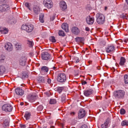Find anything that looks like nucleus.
Here are the masks:
<instances>
[{
    "label": "nucleus",
    "instance_id": "nucleus-15",
    "mask_svg": "<svg viewBox=\"0 0 128 128\" xmlns=\"http://www.w3.org/2000/svg\"><path fill=\"white\" fill-rule=\"evenodd\" d=\"M26 58L25 56H22L19 60V64L22 66H24L25 65Z\"/></svg>",
    "mask_w": 128,
    "mask_h": 128
},
{
    "label": "nucleus",
    "instance_id": "nucleus-59",
    "mask_svg": "<svg viewBox=\"0 0 128 128\" xmlns=\"http://www.w3.org/2000/svg\"><path fill=\"white\" fill-rule=\"evenodd\" d=\"M39 81H44V80H38Z\"/></svg>",
    "mask_w": 128,
    "mask_h": 128
},
{
    "label": "nucleus",
    "instance_id": "nucleus-24",
    "mask_svg": "<svg viewBox=\"0 0 128 128\" xmlns=\"http://www.w3.org/2000/svg\"><path fill=\"white\" fill-rule=\"evenodd\" d=\"M6 70V69L4 66H0V75L4 74Z\"/></svg>",
    "mask_w": 128,
    "mask_h": 128
},
{
    "label": "nucleus",
    "instance_id": "nucleus-7",
    "mask_svg": "<svg viewBox=\"0 0 128 128\" xmlns=\"http://www.w3.org/2000/svg\"><path fill=\"white\" fill-rule=\"evenodd\" d=\"M86 114V112L85 110L82 109H80L78 113L79 118L81 119L84 117L85 116Z\"/></svg>",
    "mask_w": 128,
    "mask_h": 128
},
{
    "label": "nucleus",
    "instance_id": "nucleus-52",
    "mask_svg": "<svg viewBox=\"0 0 128 128\" xmlns=\"http://www.w3.org/2000/svg\"><path fill=\"white\" fill-rule=\"evenodd\" d=\"M126 2L127 4H128V0H126Z\"/></svg>",
    "mask_w": 128,
    "mask_h": 128
},
{
    "label": "nucleus",
    "instance_id": "nucleus-39",
    "mask_svg": "<svg viewBox=\"0 0 128 128\" xmlns=\"http://www.w3.org/2000/svg\"><path fill=\"white\" fill-rule=\"evenodd\" d=\"M125 110L123 109H122L120 110V113L122 114H124L125 113Z\"/></svg>",
    "mask_w": 128,
    "mask_h": 128
},
{
    "label": "nucleus",
    "instance_id": "nucleus-48",
    "mask_svg": "<svg viewBox=\"0 0 128 128\" xmlns=\"http://www.w3.org/2000/svg\"><path fill=\"white\" fill-rule=\"evenodd\" d=\"M75 112H71L70 113L72 115H74L75 114Z\"/></svg>",
    "mask_w": 128,
    "mask_h": 128
},
{
    "label": "nucleus",
    "instance_id": "nucleus-12",
    "mask_svg": "<svg viewBox=\"0 0 128 128\" xmlns=\"http://www.w3.org/2000/svg\"><path fill=\"white\" fill-rule=\"evenodd\" d=\"M106 51L107 52H113L115 50V47L113 46H109L106 47Z\"/></svg>",
    "mask_w": 128,
    "mask_h": 128
},
{
    "label": "nucleus",
    "instance_id": "nucleus-53",
    "mask_svg": "<svg viewBox=\"0 0 128 128\" xmlns=\"http://www.w3.org/2000/svg\"><path fill=\"white\" fill-rule=\"evenodd\" d=\"M74 67L75 68H78V67L77 66H74Z\"/></svg>",
    "mask_w": 128,
    "mask_h": 128
},
{
    "label": "nucleus",
    "instance_id": "nucleus-47",
    "mask_svg": "<svg viewBox=\"0 0 128 128\" xmlns=\"http://www.w3.org/2000/svg\"><path fill=\"white\" fill-rule=\"evenodd\" d=\"M79 70L78 69L77 70H75V71H76V74H78V72Z\"/></svg>",
    "mask_w": 128,
    "mask_h": 128
},
{
    "label": "nucleus",
    "instance_id": "nucleus-23",
    "mask_svg": "<svg viewBox=\"0 0 128 128\" xmlns=\"http://www.w3.org/2000/svg\"><path fill=\"white\" fill-rule=\"evenodd\" d=\"M126 60L124 57H122L121 58L119 64L120 65L122 66L124 65L126 62Z\"/></svg>",
    "mask_w": 128,
    "mask_h": 128
},
{
    "label": "nucleus",
    "instance_id": "nucleus-8",
    "mask_svg": "<svg viewBox=\"0 0 128 128\" xmlns=\"http://www.w3.org/2000/svg\"><path fill=\"white\" fill-rule=\"evenodd\" d=\"M41 56L42 59L44 60H48L50 58V55L47 52L42 53Z\"/></svg>",
    "mask_w": 128,
    "mask_h": 128
},
{
    "label": "nucleus",
    "instance_id": "nucleus-36",
    "mask_svg": "<svg viewBox=\"0 0 128 128\" xmlns=\"http://www.w3.org/2000/svg\"><path fill=\"white\" fill-rule=\"evenodd\" d=\"M5 57L3 55H1L0 56V62H2L4 61Z\"/></svg>",
    "mask_w": 128,
    "mask_h": 128
},
{
    "label": "nucleus",
    "instance_id": "nucleus-35",
    "mask_svg": "<svg viewBox=\"0 0 128 128\" xmlns=\"http://www.w3.org/2000/svg\"><path fill=\"white\" fill-rule=\"evenodd\" d=\"M50 40L52 42H56V40L55 39L54 37V36H51L50 38Z\"/></svg>",
    "mask_w": 128,
    "mask_h": 128
},
{
    "label": "nucleus",
    "instance_id": "nucleus-50",
    "mask_svg": "<svg viewBox=\"0 0 128 128\" xmlns=\"http://www.w3.org/2000/svg\"><path fill=\"white\" fill-rule=\"evenodd\" d=\"M53 69L54 70H55V69L56 68L55 67H53Z\"/></svg>",
    "mask_w": 128,
    "mask_h": 128
},
{
    "label": "nucleus",
    "instance_id": "nucleus-31",
    "mask_svg": "<svg viewBox=\"0 0 128 128\" xmlns=\"http://www.w3.org/2000/svg\"><path fill=\"white\" fill-rule=\"evenodd\" d=\"M76 39V41L78 42H82L84 40V38H77Z\"/></svg>",
    "mask_w": 128,
    "mask_h": 128
},
{
    "label": "nucleus",
    "instance_id": "nucleus-17",
    "mask_svg": "<svg viewBox=\"0 0 128 128\" xmlns=\"http://www.w3.org/2000/svg\"><path fill=\"white\" fill-rule=\"evenodd\" d=\"M48 67L45 66H43L41 68L40 72L42 74H44L48 72Z\"/></svg>",
    "mask_w": 128,
    "mask_h": 128
},
{
    "label": "nucleus",
    "instance_id": "nucleus-60",
    "mask_svg": "<svg viewBox=\"0 0 128 128\" xmlns=\"http://www.w3.org/2000/svg\"><path fill=\"white\" fill-rule=\"evenodd\" d=\"M48 80H50V79H48Z\"/></svg>",
    "mask_w": 128,
    "mask_h": 128
},
{
    "label": "nucleus",
    "instance_id": "nucleus-45",
    "mask_svg": "<svg viewBox=\"0 0 128 128\" xmlns=\"http://www.w3.org/2000/svg\"><path fill=\"white\" fill-rule=\"evenodd\" d=\"M51 80H47V82L48 84H50L51 83Z\"/></svg>",
    "mask_w": 128,
    "mask_h": 128
},
{
    "label": "nucleus",
    "instance_id": "nucleus-18",
    "mask_svg": "<svg viewBox=\"0 0 128 128\" xmlns=\"http://www.w3.org/2000/svg\"><path fill=\"white\" fill-rule=\"evenodd\" d=\"M66 76L64 73L60 74H58L57 77V80H65Z\"/></svg>",
    "mask_w": 128,
    "mask_h": 128
},
{
    "label": "nucleus",
    "instance_id": "nucleus-9",
    "mask_svg": "<svg viewBox=\"0 0 128 128\" xmlns=\"http://www.w3.org/2000/svg\"><path fill=\"white\" fill-rule=\"evenodd\" d=\"M87 23L89 24H92L94 22V18L93 17H91L90 16H87L86 18Z\"/></svg>",
    "mask_w": 128,
    "mask_h": 128
},
{
    "label": "nucleus",
    "instance_id": "nucleus-34",
    "mask_svg": "<svg viewBox=\"0 0 128 128\" xmlns=\"http://www.w3.org/2000/svg\"><path fill=\"white\" fill-rule=\"evenodd\" d=\"M58 34L59 36H65V34L64 32L62 30L59 31Z\"/></svg>",
    "mask_w": 128,
    "mask_h": 128
},
{
    "label": "nucleus",
    "instance_id": "nucleus-41",
    "mask_svg": "<svg viewBox=\"0 0 128 128\" xmlns=\"http://www.w3.org/2000/svg\"><path fill=\"white\" fill-rule=\"evenodd\" d=\"M20 127L21 128H25L26 126L25 125L20 124Z\"/></svg>",
    "mask_w": 128,
    "mask_h": 128
},
{
    "label": "nucleus",
    "instance_id": "nucleus-55",
    "mask_svg": "<svg viewBox=\"0 0 128 128\" xmlns=\"http://www.w3.org/2000/svg\"><path fill=\"white\" fill-rule=\"evenodd\" d=\"M124 42H127L126 41V40H124Z\"/></svg>",
    "mask_w": 128,
    "mask_h": 128
},
{
    "label": "nucleus",
    "instance_id": "nucleus-16",
    "mask_svg": "<svg viewBox=\"0 0 128 128\" xmlns=\"http://www.w3.org/2000/svg\"><path fill=\"white\" fill-rule=\"evenodd\" d=\"M72 32L75 34H78L80 33V30L76 27L74 26L72 27L71 29Z\"/></svg>",
    "mask_w": 128,
    "mask_h": 128
},
{
    "label": "nucleus",
    "instance_id": "nucleus-28",
    "mask_svg": "<svg viewBox=\"0 0 128 128\" xmlns=\"http://www.w3.org/2000/svg\"><path fill=\"white\" fill-rule=\"evenodd\" d=\"M27 44L30 47H32L33 45V42L32 41L28 40L27 42Z\"/></svg>",
    "mask_w": 128,
    "mask_h": 128
},
{
    "label": "nucleus",
    "instance_id": "nucleus-10",
    "mask_svg": "<svg viewBox=\"0 0 128 128\" xmlns=\"http://www.w3.org/2000/svg\"><path fill=\"white\" fill-rule=\"evenodd\" d=\"M60 9L62 11H65L67 8V6L66 2L63 1H61L60 4Z\"/></svg>",
    "mask_w": 128,
    "mask_h": 128
},
{
    "label": "nucleus",
    "instance_id": "nucleus-61",
    "mask_svg": "<svg viewBox=\"0 0 128 128\" xmlns=\"http://www.w3.org/2000/svg\"><path fill=\"white\" fill-rule=\"evenodd\" d=\"M38 128H40V127H38Z\"/></svg>",
    "mask_w": 128,
    "mask_h": 128
},
{
    "label": "nucleus",
    "instance_id": "nucleus-46",
    "mask_svg": "<svg viewBox=\"0 0 128 128\" xmlns=\"http://www.w3.org/2000/svg\"><path fill=\"white\" fill-rule=\"evenodd\" d=\"M124 82L126 84L128 83V80H124Z\"/></svg>",
    "mask_w": 128,
    "mask_h": 128
},
{
    "label": "nucleus",
    "instance_id": "nucleus-43",
    "mask_svg": "<svg viewBox=\"0 0 128 128\" xmlns=\"http://www.w3.org/2000/svg\"><path fill=\"white\" fill-rule=\"evenodd\" d=\"M85 30L86 31H90V29L88 27H86L85 28Z\"/></svg>",
    "mask_w": 128,
    "mask_h": 128
},
{
    "label": "nucleus",
    "instance_id": "nucleus-51",
    "mask_svg": "<svg viewBox=\"0 0 128 128\" xmlns=\"http://www.w3.org/2000/svg\"><path fill=\"white\" fill-rule=\"evenodd\" d=\"M79 62V60L78 59H77V60L76 61V62L77 63L78 62Z\"/></svg>",
    "mask_w": 128,
    "mask_h": 128
},
{
    "label": "nucleus",
    "instance_id": "nucleus-2",
    "mask_svg": "<svg viewBox=\"0 0 128 128\" xmlns=\"http://www.w3.org/2000/svg\"><path fill=\"white\" fill-rule=\"evenodd\" d=\"M34 29L33 26L31 24H23L21 27L22 30L30 32H31Z\"/></svg>",
    "mask_w": 128,
    "mask_h": 128
},
{
    "label": "nucleus",
    "instance_id": "nucleus-32",
    "mask_svg": "<svg viewBox=\"0 0 128 128\" xmlns=\"http://www.w3.org/2000/svg\"><path fill=\"white\" fill-rule=\"evenodd\" d=\"M56 101L55 99H51L50 101V103L51 104H56Z\"/></svg>",
    "mask_w": 128,
    "mask_h": 128
},
{
    "label": "nucleus",
    "instance_id": "nucleus-42",
    "mask_svg": "<svg viewBox=\"0 0 128 128\" xmlns=\"http://www.w3.org/2000/svg\"><path fill=\"white\" fill-rule=\"evenodd\" d=\"M80 128H88L86 124L82 125Z\"/></svg>",
    "mask_w": 128,
    "mask_h": 128
},
{
    "label": "nucleus",
    "instance_id": "nucleus-22",
    "mask_svg": "<svg viewBox=\"0 0 128 128\" xmlns=\"http://www.w3.org/2000/svg\"><path fill=\"white\" fill-rule=\"evenodd\" d=\"M110 120L109 119H106V122H105L104 124H102L101 125V128H106L108 127V124Z\"/></svg>",
    "mask_w": 128,
    "mask_h": 128
},
{
    "label": "nucleus",
    "instance_id": "nucleus-1",
    "mask_svg": "<svg viewBox=\"0 0 128 128\" xmlns=\"http://www.w3.org/2000/svg\"><path fill=\"white\" fill-rule=\"evenodd\" d=\"M125 94L124 91L122 90L115 91L114 92V96L116 98H122Z\"/></svg>",
    "mask_w": 128,
    "mask_h": 128
},
{
    "label": "nucleus",
    "instance_id": "nucleus-49",
    "mask_svg": "<svg viewBox=\"0 0 128 128\" xmlns=\"http://www.w3.org/2000/svg\"><path fill=\"white\" fill-rule=\"evenodd\" d=\"M65 80H62V81H60V80H59V82L63 83L64 82H65Z\"/></svg>",
    "mask_w": 128,
    "mask_h": 128
},
{
    "label": "nucleus",
    "instance_id": "nucleus-3",
    "mask_svg": "<svg viewBox=\"0 0 128 128\" xmlns=\"http://www.w3.org/2000/svg\"><path fill=\"white\" fill-rule=\"evenodd\" d=\"M96 21L98 24H103L105 21L104 16L102 14L98 13L96 14Z\"/></svg>",
    "mask_w": 128,
    "mask_h": 128
},
{
    "label": "nucleus",
    "instance_id": "nucleus-19",
    "mask_svg": "<svg viewBox=\"0 0 128 128\" xmlns=\"http://www.w3.org/2000/svg\"><path fill=\"white\" fill-rule=\"evenodd\" d=\"M62 28L66 32H68L69 31L68 26V24L66 23H63L62 25Z\"/></svg>",
    "mask_w": 128,
    "mask_h": 128
},
{
    "label": "nucleus",
    "instance_id": "nucleus-30",
    "mask_svg": "<svg viewBox=\"0 0 128 128\" xmlns=\"http://www.w3.org/2000/svg\"><path fill=\"white\" fill-rule=\"evenodd\" d=\"M63 89V87H58L57 88L56 90L59 93H60Z\"/></svg>",
    "mask_w": 128,
    "mask_h": 128
},
{
    "label": "nucleus",
    "instance_id": "nucleus-26",
    "mask_svg": "<svg viewBox=\"0 0 128 128\" xmlns=\"http://www.w3.org/2000/svg\"><path fill=\"white\" fill-rule=\"evenodd\" d=\"M36 97L33 95L31 96L28 98L29 100L31 102H32L34 101L36 99Z\"/></svg>",
    "mask_w": 128,
    "mask_h": 128
},
{
    "label": "nucleus",
    "instance_id": "nucleus-58",
    "mask_svg": "<svg viewBox=\"0 0 128 128\" xmlns=\"http://www.w3.org/2000/svg\"><path fill=\"white\" fill-rule=\"evenodd\" d=\"M106 7L105 8V10H106Z\"/></svg>",
    "mask_w": 128,
    "mask_h": 128
},
{
    "label": "nucleus",
    "instance_id": "nucleus-56",
    "mask_svg": "<svg viewBox=\"0 0 128 128\" xmlns=\"http://www.w3.org/2000/svg\"><path fill=\"white\" fill-rule=\"evenodd\" d=\"M62 126H64V124H62Z\"/></svg>",
    "mask_w": 128,
    "mask_h": 128
},
{
    "label": "nucleus",
    "instance_id": "nucleus-40",
    "mask_svg": "<svg viewBox=\"0 0 128 128\" xmlns=\"http://www.w3.org/2000/svg\"><path fill=\"white\" fill-rule=\"evenodd\" d=\"M124 80H128V75L126 74L124 76Z\"/></svg>",
    "mask_w": 128,
    "mask_h": 128
},
{
    "label": "nucleus",
    "instance_id": "nucleus-37",
    "mask_svg": "<svg viewBox=\"0 0 128 128\" xmlns=\"http://www.w3.org/2000/svg\"><path fill=\"white\" fill-rule=\"evenodd\" d=\"M25 5L30 10H31V9L30 8V4L28 2H26L25 4Z\"/></svg>",
    "mask_w": 128,
    "mask_h": 128
},
{
    "label": "nucleus",
    "instance_id": "nucleus-54",
    "mask_svg": "<svg viewBox=\"0 0 128 128\" xmlns=\"http://www.w3.org/2000/svg\"><path fill=\"white\" fill-rule=\"evenodd\" d=\"M8 122L7 123V126H8Z\"/></svg>",
    "mask_w": 128,
    "mask_h": 128
},
{
    "label": "nucleus",
    "instance_id": "nucleus-11",
    "mask_svg": "<svg viewBox=\"0 0 128 128\" xmlns=\"http://www.w3.org/2000/svg\"><path fill=\"white\" fill-rule=\"evenodd\" d=\"M15 92L17 95L20 96L22 95L24 93L23 90L19 88H17L16 89Z\"/></svg>",
    "mask_w": 128,
    "mask_h": 128
},
{
    "label": "nucleus",
    "instance_id": "nucleus-38",
    "mask_svg": "<svg viewBox=\"0 0 128 128\" xmlns=\"http://www.w3.org/2000/svg\"><path fill=\"white\" fill-rule=\"evenodd\" d=\"M43 109V106L42 105L39 106L37 108L38 110L40 111L42 110Z\"/></svg>",
    "mask_w": 128,
    "mask_h": 128
},
{
    "label": "nucleus",
    "instance_id": "nucleus-4",
    "mask_svg": "<svg viewBox=\"0 0 128 128\" xmlns=\"http://www.w3.org/2000/svg\"><path fill=\"white\" fill-rule=\"evenodd\" d=\"M44 6L50 9L53 6V3L51 0H44L43 2Z\"/></svg>",
    "mask_w": 128,
    "mask_h": 128
},
{
    "label": "nucleus",
    "instance_id": "nucleus-6",
    "mask_svg": "<svg viewBox=\"0 0 128 128\" xmlns=\"http://www.w3.org/2000/svg\"><path fill=\"white\" fill-rule=\"evenodd\" d=\"M10 9V6L8 4H4L0 6V11L1 12H6Z\"/></svg>",
    "mask_w": 128,
    "mask_h": 128
},
{
    "label": "nucleus",
    "instance_id": "nucleus-20",
    "mask_svg": "<svg viewBox=\"0 0 128 128\" xmlns=\"http://www.w3.org/2000/svg\"><path fill=\"white\" fill-rule=\"evenodd\" d=\"M34 12L36 14H38L40 12V8L38 6H34L33 7Z\"/></svg>",
    "mask_w": 128,
    "mask_h": 128
},
{
    "label": "nucleus",
    "instance_id": "nucleus-33",
    "mask_svg": "<svg viewBox=\"0 0 128 128\" xmlns=\"http://www.w3.org/2000/svg\"><path fill=\"white\" fill-rule=\"evenodd\" d=\"M15 47L16 50H20L21 48V46L19 45L18 44H16L15 45Z\"/></svg>",
    "mask_w": 128,
    "mask_h": 128
},
{
    "label": "nucleus",
    "instance_id": "nucleus-21",
    "mask_svg": "<svg viewBox=\"0 0 128 128\" xmlns=\"http://www.w3.org/2000/svg\"><path fill=\"white\" fill-rule=\"evenodd\" d=\"M0 31L2 34H6L8 32V30L5 27H1L0 28Z\"/></svg>",
    "mask_w": 128,
    "mask_h": 128
},
{
    "label": "nucleus",
    "instance_id": "nucleus-29",
    "mask_svg": "<svg viewBox=\"0 0 128 128\" xmlns=\"http://www.w3.org/2000/svg\"><path fill=\"white\" fill-rule=\"evenodd\" d=\"M122 126H126L128 125V122L127 120H124L122 121L121 123Z\"/></svg>",
    "mask_w": 128,
    "mask_h": 128
},
{
    "label": "nucleus",
    "instance_id": "nucleus-62",
    "mask_svg": "<svg viewBox=\"0 0 128 128\" xmlns=\"http://www.w3.org/2000/svg\"><path fill=\"white\" fill-rule=\"evenodd\" d=\"M65 100L64 99V101H65Z\"/></svg>",
    "mask_w": 128,
    "mask_h": 128
},
{
    "label": "nucleus",
    "instance_id": "nucleus-57",
    "mask_svg": "<svg viewBox=\"0 0 128 128\" xmlns=\"http://www.w3.org/2000/svg\"><path fill=\"white\" fill-rule=\"evenodd\" d=\"M42 79L41 80H42V79H43V80H44V78L42 77Z\"/></svg>",
    "mask_w": 128,
    "mask_h": 128
},
{
    "label": "nucleus",
    "instance_id": "nucleus-14",
    "mask_svg": "<svg viewBox=\"0 0 128 128\" xmlns=\"http://www.w3.org/2000/svg\"><path fill=\"white\" fill-rule=\"evenodd\" d=\"M4 48L6 50L9 51H10L12 50V46L10 43L7 42L5 44Z\"/></svg>",
    "mask_w": 128,
    "mask_h": 128
},
{
    "label": "nucleus",
    "instance_id": "nucleus-25",
    "mask_svg": "<svg viewBox=\"0 0 128 128\" xmlns=\"http://www.w3.org/2000/svg\"><path fill=\"white\" fill-rule=\"evenodd\" d=\"M30 114L28 112H26L24 115V117L25 118L26 120H27L29 119L30 117Z\"/></svg>",
    "mask_w": 128,
    "mask_h": 128
},
{
    "label": "nucleus",
    "instance_id": "nucleus-13",
    "mask_svg": "<svg viewBox=\"0 0 128 128\" xmlns=\"http://www.w3.org/2000/svg\"><path fill=\"white\" fill-rule=\"evenodd\" d=\"M93 92V90L92 89H90L84 91V95L86 96H88Z\"/></svg>",
    "mask_w": 128,
    "mask_h": 128
},
{
    "label": "nucleus",
    "instance_id": "nucleus-5",
    "mask_svg": "<svg viewBox=\"0 0 128 128\" xmlns=\"http://www.w3.org/2000/svg\"><path fill=\"white\" fill-rule=\"evenodd\" d=\"M3 110L6 112H10L12 111L13 108L9 104H6L3 105L2 107Z\"/></svg>",
    "mask_w": 128,
    "mask_h": 128
},
{
    "label": "nucleus",
    "instance_id": "nucleus-27",
    "mask_svg": "<svg viewBox=\"0 0 128 128\" xmlns=\"http://www.w3.org/2000/svg\"><path fill=\"white\" fill-rule=\"evenodd\" d=\"M44 15L43 14H41L40 16L39 20L40 22L42 23H44Z\"/></svg>",
    "mask_w": 128,
    "mask_h": 128
},
{
    "label": "nucleus",
    "instance_id": "nucleus-44",
    "mask_svg": "<svg viewBox=\"0 0 128 128\" xmlns=\"http://www.w3.org/2000/svg\"><path fill=\"white\" fill-rule=\"evenodd\" d=\"M82 85H84L86 84V82L85 81H84L82 82Z\"/></svg>",
    "mask_w": 128,
    "mask_h": 128
}]
</instances>
